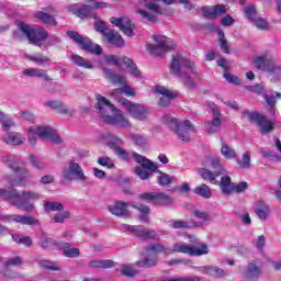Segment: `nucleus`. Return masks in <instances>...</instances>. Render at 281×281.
Returning a JSON list of instances; mask_svg holds the SVG:
<instances>
[{"label":"nucleus","mask_w":281,"mask_h":281,"mask_svg":"<svg viewBox=\"0 0 281 281\" xmlns=\"http://www.w3.org/2000/svg\"><path fill=\"white\" fill-rule=\"evenodd\" d=\"M189 240L193 245H187L181 243H175L172 248L164 246V244H153L146 248V254L157 256L156 254H165V256H172V254H187V256H207L210 248L207 244L201 243L194 235H189Z\"/></svg>","instance_id":"nucleus-1"},{"label":"nucleus","mask_w":281,"mask_h":281,"mask_svg":"<svg viewBox=\"0 0 281 281\" xmlns=\"http://www.w3.org/2000/svg\"><path fill=\"white\" fill-rule=\"evenodd\" d=\"M95 109L101 113V120L104 124H113L115 126H120L121 128H128L131 126V121L126 119L124 113L115 108L111 101L104 98L102 94H95ZM106 109L113 113V115H104L106 113Z\"/></svg>","instance_id":"nucleus-2"},{"label":"nucleus","mask_w":281,"mask_h":281,"mask_svg":"<svg viewBox=\"0 0 281 281\" xmlns=\"http://www.w3.org/2000/svg\"><path fill=\"white\" fill-rule=\"evenodd\" d=\"M0 199L11 203V205H14L18 210L32 212L34 210V204L27 201H38L41 195L33 191H23L22 193H19L14 189H0Z\"/></svg>","instance_id":"nucleus-3"},{"label":"nucleus","mask_w":281,"mask_h":281,"mask_svg":"<svg viewBox=\"0 0 281 281\" xmlns=\"http://www.w3.org/2000/svg\"><path fill=\"white\" fill-rule=\"evenodd\" d=\"M170 74L180 78L184 85H190V80L196 76V66H194V61L181 55H176L170 65Z\"/></svg>","instance_id":"nucleus-4"},{"label":"nucleus","mask_w":281,"mask_h":281,"mask_svg":"<svg viewBox=\"0 0 281 281\" xmlns=\"http://www.w3.org/2000/svg\"><path fill=\"white\" fill-rule=\"evenodd\" d=\"M128 207H134V210H138V212H140L139 221H142L143 223H148V214H150V207H148V205L131 204L128 202L116 201L110 204L108 206V210L110 213L113 214V216L128 217L131 216V211H128Z\"/></svg>","instance_id":"nucleus-5"},{"label":"nucleus","mask_w":281,"mask_h":281,"mask_svg":"<svg viewBox=\"0 0 281 281\" xmlns=\"http://www.w3.org/2000/svg\"><path fill=\"white\" fill-rule=\"evenodd\" d=\"M159 3L160 0H140L139 8H146V10H150L151 12L138 9L137 14H140L143 19H146V21H149L150 23H155L157 21V14H166L167 16H170L172 11L161 9Z\"/></svg>","instance_id":"nucleus-6"},{"label":"nucleus","mask_w":281,"mask_h":281,"mask_svg":"<svg viewBox=\"0 0 281 281\" xmlns=\"http://www.w3.org/2000/svg\"><path fill=\"white\" fill-rule=\"evenodd\" d=\"M29 143L31 146H36V142L40 139H49L54 144H60V136L56 133V130L48 126H32L27 130Z\"/></svg>","instance_id":"nucleus-7"},{"label":"nucleus","mask_w":281,"mask_h":281,"mask_svg":"<svg viewBox=\"0 0 281 281\" xmlns=\"http://www.w3.org/2000/svg\"><path fill=\"white\" fill-rule=\"evenodd\" d=\"M18 30L26 36L30 43L37 47H41L43 42L47 41V31L38 25L31 26L25 24V22H18Z\"/></svg>","instance_id":"nucleus-8"},{"label":"nucleus","mask_w":281,"mask_h":281,"mask_svg":"<svg viewBox=\"0 0 281 281\" xmlns=\"http://www.w3.org/2000/svg\"><path fill=\"white\" fill-rule=\"evenodd\" d=\"M162 123L168 124L169 128L176 133L181 142H190V132L194 131V126H192L190 121L187 120L182 125H180L177 119L166 114L162 116Z\"/></svg>","instance_id":"nucleus-9"},{"label":"nucleus","mask_w":281,"mask_h":281,"mask_svg":"<svg viewBox=\"0 0 281 281\" xmlns=\"http://www.w3.org/2000/svg\"><path fill=\"white\" fill-rule=\"evenodd\" d=\"M4 161L16 175V179L11 181V186H25V179H30V171L23 167V161L14 156H7Z\"/></svg>","instance_id":"nucleus-10"},{"label":"nucleus","mask_w":281,"mask_h":281,"mask_svg":"<svg viewBox=\"0 0 281 281\" xmlns=\"http://www.w3.org/2000/svg\"><path fill=\"white\" fill-rule=\"evenodd\" d=\"M131 156L133 157V159H135L136 164H139L140 166V167H137L135 170L137 177H139L142 181H146L150 179V175H153V172H156L158 168L157 165L150 161L148 158L135 151H132Z\"/></svg>","instance_id":"nucleus-11"},{"label":"nucleus","mask_w":281,"mask_h":281,"mask_svg":"<svg viewBox=\"0 0 281 281\" xmlns=\"http://www.w3.org/2000/svg\"><path fill=\"white\" fill-rule=\"evenodd\" d=\"M154 41L156 44L146 45V50L151 54V56H164L167 52L175 49L172 40L164 35H155Z\"/></svg>","instance_id":"nucleus-12"},{"label":"nucleus","mask_w":281,"mask_h":281,"mask_svg":"<svg viewBox=\"0 0 281 281\" xmlns=\"http://www.w3.org/2000/svg\"><path fill=\"white\" fill-rule=\"evenodd\" d=\"M125 65V67L128 69L130 74L132 76H135V78H142V72H139V69H137V66L133 63V60L128 57L120 58L116 55H105L100 60V66L103 65H114L117 67L119 65Z\"/></svg>","instance_id":"nucleus-13"},{"label":"nucleus","mask_w":281,"mask_h":281,"mask_svg":"<svg viewBox=\"0 0 281 281\" xmlns=\"http://www.w3.org/2000/svg\"><path fill=\"white\" fill-rule=\"evenodd\" d=\"M67 36L70 37L71 41H74L81 49L85 52H90V54H95L99 56V54H102V47L98 44H93L89 40V37H82L78 32L76 31H68Z\"/></svg>","instance_id":"nucleus-14"},{"label":"nucleus","mask_w":281,"mask_h":281,"mask_svg":"<svg viewBox=\"0 0 281 281\" xmlns=\"http://www.w3.org/2000/svg\"><path fill=\"white\" fill-rule=\"evenodd\" d=\"M104 8H111V4L106 2H94L91 5L87 4H71L68 7L69 12L79 16V19H86L87 16H92L93 10H103Z\"/></svg>","instance_id":"nucleus-15"},{"label":"nucleus","mask_w":281,"mask_h":281,"mask_svg":"<svg viewBox=\"0 0 281 281\" xmlns=\"http://www.w3.org/2000/svg\"><path fill=\"white\" fill-rule=\"evenodd\" d=\"M122 106L125 108L127 113H130L134 120H138V122H146V120H148V115H150L148 108L143 104H134L130 100H123Z\"/></svg>","instance_id":"nucleus-16"},{"label":"nucleus","mask_w":281,"mask_h":281,"mask_svg":"<svg viewBox=\"0 0 281 281\" xmlns=\"http://www.w3.org/2000/svg\"><path fill=\"white\" fill-rule=\"evenodd\" d=\"M63 177L65 183H70V181H85L87 179L82 167L74 160L69 162L68 168L64 169Z\"/></svg>","instance_id":"nucleus-17"},{"label":"nucleus","mask_w":281,"mask_h":281,"mask_svg":"<svg viewBox=\"0 0 281 281\" xmlns=\"http://www.w3.org/2000/svg\"><path fill=\"white\" fill-rule=\"evenodd\" d=\"M248 119L250 122H255V124L259 126L260 133H262V135H267V133H271L276 128V124H273V122L267 119V116L257 112H250L248 114Z\"/></svg>","instance_id":"nucleus-18"},{"label":"nucleus","mask_w":281,"mask_h":281,"mask_svg":"<svg viewBox=\"0 0 281 281\" xmlns=\"http://www.w3.org/2000/svg\"><path fill=\"white\" fill-rule=\"evenodd\" d=\"M0 221L3 223H20L21 225H41V221L34 216L19 215V214H1Z\"/></svg>","instance_id":"nucleus-19"},{"label":"nucleus","mask_w":281,"mask_h":281,"mask_svg":"<svg viewBox=\"0 0 281 281\" xmlns=\"http://www.w3.org/2000/svg\"><path fill=\"white\" fill-rule=\"evenodd\" d=\"M110 23L112 25H115V27H119L125 34V36H134V30H135V24H133V21L128 18H115L112 16L110 19Z\"/></svg>","instance_id":"nucleus-20"},{"label":"nucleus","mask_w":281,"mask_h":281,"mask_svg":"<svg viewBox=\"0 0 281 281\" xmlns=\"http://www.w3.org/2000/svg\"><path fill=\"white\" fill-rule=\"evenodd\" d=\"M155 95H159L160 99L158 101L159 106H170L172 100L177 98V93L168 90V88L164 86H156L154 88Z\"/></svg>","instance_id":"nucleus-21"},{"label":"nucleus","mask_w":281,"mask_h":281,"mask_svg":"<svg viewBox=\"0 0 281 281\" xmlns=\"http://www.w3.org/2000/svg\"><path fill=\"white\" fill-rule=\"evenodd\" d=\"M229 7H225L223 4L203 7L202 16H204V19H218V16H223V14L227 13Z\"/></svg>","instance_id":"nucleus-22"},{"label":"nucleus","mask_w":281,"mask_h":281,"mask_svg":"<svg viewBox=\"0 0 281 281\" xmlns=\"http://www.w3.org/2000/svg\"><path fill=\"white\" fill-rule=\"evenodd\" d=\"M111 98L119 102V104H122L125 99L124 95L127 98H133L135 97V89L131 88L130 86H123L122 88L115 89L110 93Z\"/></svg>","instance_id":"nucleus-23"},{"label":"nucleus","mask_w":281,"mask_h":281,"mask_svg":"<svg viewBox=\"0 0 281 281\" xmlns=\"http://www.w3.org/2000/svg\"><path fill=\"white\" fill-rule=\"evenodd\" d=\"M2 140L9 146H23L25 144V135L19 132H9L2 135Z\"/></svg>","instance_id":"nucleus-24"},{"label":"nucleus","mask_w":281,"mask_h":281,"mask_svg":"<svg viewBox=\"0 0 281 281\" xmlns=\"http://www.w3.org/2000/svg\"><path fill=\"white\" fill-rule=\"evenodd\" d=\"M192 216L196 218L198 222H191L193 227H203V225H207L212 223V214L207 211L194 210L192 212Z\"/></svg>","instance_id":"nucleus-25"},{"label":"nucleus","mask_w":281,"mask_h":281,"mask_svg":"<svg viewBox=\"0 0 281 281\" xmlns=\"http://www.w3.org/2000/svg\"><path fill=\"white\" fill-rule=\"evenodd\" d=\"M26 78H41L44 82H50L52 78L47 75V70L41 68H26L22 71Z\"/></svg>","instance_id":"nucleus-26"},{"label":"nucleus","mask_w":281,"mask_h":281,"mask_svg":"<svg viewBox=\"0 0 281 281\" xmlns=\"http://www.w3.org/2000/svg\"><path fill=\"white\" fill-rule=\"evenodd\" d=\"M204 166L205 168H212L214 170L213 172L217 175V177H221V175H225L226 172L225 166H223V162L218 157H211L206 159Z\"/></svg>","instance_id":"nucleus-27"},{"label":"nucleus","mask_w":281,"mask_h":281,"mask_svg":"<svg viewBox=\"0 0 281 281\" xmlns=\"http://www.w3.org/2000/svg\"><path fill=\"white\" fill-rule=\"evenodd\" d=\"M220 143H221L220 153L222 157H224V159H229V160L238 159V153H236V149L234 147L227 144V142H225V139L223 138L220 139Z\"/></svg>","instance_id":"nucleus-28"},{"label":"nucleus","mask_w":281,"mask_h":281,"mask_svg":"<svg viewBox=\"0 0 281 281\" xmlns=\"http://www.w3.org/2000/svg\"><path fill=\"white\" fill-rule=\"evenodd\" d=\"M45 106L53 109V111H57V113H60L61 115H74V110L69 109L60 101H46Z\"/></svg>","instance_id":"nucleus-29"},{"label":"nucleus","mask_w":281,"mask_h":281,"mask_svg":"<svg viewBox=\"0 0 281 281\" xmlns=\"http://www.w3.org/2000/svg\"><path fill=\"white\" fill-rule=\"evenodd\" d=\"M255 214L260 221H267V218H269V214H271V209L267 203H265V201H258L255 206Z\"/></svg>","instance_id":"nucleus-30"},{"label":"nucleus","mask_w":281,"mask_h":281,"mask_svg":"<svg viewBox=\"0 0 281 281\" xmlns=\"http://www.w3.org/2000/svg\"><path fill=\"white\" fill-rule=\"evenodd\" d=\"M221 111H214L213 120L206 124V131L211 134L218 133L223 121L221 120Z\"/></svg>","instance_id":"nucleus-31"},{"label":"nucleus","mask_w":281,"mask_h":281,"mask_svg":"<svg viewBox=\"0 0 281 281\" xmlns=\"http://www.w3.org/2000/svg\"><path fill=\"white\" fill-rule=\"evenodd\" d=\"M100 69H102L106 80H111L114 85H126L124 77L115 75L112 69L105 68L104 64H101Z\"/></svg>","instance_id":"nucleus-32"},{"label":"nucleus","mask_w":281,"mask_h":281,"mask_svg":"<svg viewBox=\"0 0 281 281\" xmlns=\"http://www.w3.org/2000/svg\"><path fill=\"white\" fill-rule=\"evenodd\" d=\"M110 45H114V47H124L125 42L122 38V35L117 33L115 30H111L109 33H105V37Z\"/></svg>","instance_id":"nucleus-33"},{"label":"nucleus","mask_w":281,"mask_h":281,"mask_svg":"<svg viewBox=\"0 0 281 281\" xmlns=\"http://www.w3.org/2000/svg\"><path fill=\"white\" fill-rule=\"evenodd\" d=\"M268 78H270L271 82H280L281 80V66L276 65V63H271L267 66Z\"/></svg>","instance_id":"nucleus-34"},{"label":"nucleus","mask_w":281,"mask_h":281,"mask_svg":"<svg viewBox=\"0 0 281 281\" xmlns=\"http://www.w3.org/2000/svg\"><path fill=\"white\" fill-rule=\"evenodd\" d=\"M69 60H71L74 65H76L77 67H81L82 69H93V64L89 61V59H86L80 55L72 54L69 56Z\"/></svg>","instance_id":"nucleus-35"},{"label":"nucleus","mask_w":281,"mask_h":281,"mask_svg":"<svg viewBox=\"0 0 281 281\" xmlns=\"http://www.w3.org/2000/svg\"><path fill=\"white\" fill-rule=\"evenodd\" d=\"M217 186H220L223 194H232V192H234V183L232 182V178L229 176H223L221 181H217Z\"/></svg>","instance_id":"nucleus-36"},{"label":"nucleus","mask_w":281,"mask_h":281,"mask_svg":"<svg viewBox=\"0 0 281 281\" xmlns=\"http://www.w3.org/2000/svg\"><path fill=\"white\" fill-rule=\"evenodd\" d=\"M198 175H200L204 181H210V183H213L214 186L218 184V181H216V177H218L217 173L207 168H199Z\"/></svg>","instance_id":"nucleus-37"},{"label":"nucleus","mask_w":281,"mask_h":281,"mask_svg":"<svg viewBox=\"0 0 281 281\" xmlns=\"http://www.w3.org/2000/svg\"><path fill=\"white\" fill-rule=\"evenodd\" d=\"M91 269H111L115 267V262L109 259H94L89 262Z\"/></svg>","instance_id":"nucleus-38"},{"label":"nucleus","mask_w":281,"mask_h":281,"mask_svg":"<svg viewBox=\"0 0 281 281\" xmlns=\"http://www.w3.org/2000/svg\"><path fill=\"white\" fill-rule=\"evenodd\" d=\"M24 56L25 58H27V60H31V63H35V65H40L41 67H45L50 63L49 57L44 56L43 54H35V55L25 54Z\"/></svg>","instance_id":"nucleus-39"},{"label":"nucleus","mask_w":281,"mask_h":281,"mask_svg":"<svg viewBox=\"0 0 281 281\" xmlns=\"http://www.w3.org/2000/svg\"><path fill=\"white\" fill-rule=\"evenodd\" d=\"M34 16L35 19H38V21H42V23H44L45 25H50L52 27H55V25H57L56 18L43 11L35 12Z\"/></svg>","instance_id":"nucleus-40"},{"label":"nucleus","mask_w":281,"mask_h":281,"mask_svg":"<svg viewBox=\"0 0 281 281\" xmlns=\"http://www.w3.org/2000/svg\"><path fill=\"white\" fill-rule=\"evenodd\" d=\"M237 166L243 170H249L251 168V151L246 150L240 158H235Z\"/></svg>","instance_id":"nucleus-41"},{"label":"nucleus","mask_w":281,"mask_h":281,"mask_svg":"<svg viewBox=\"0 0 281 281\" xmlns=\"http://www.w3.org/2000/svg\"><path fill=\"white\" fill-rule=\"evenodd\" d=\"M146 254L145 260L137 261L135 267H144L145 269H150V267H155L157 265V256L151 254Z\"/></svg>","instance_id":"nucleus-42"},{"label":"nucleus","mask_w":281,"mask_h":281,"mask_svg":"<svg viewBox=\"0 0 281 281\" xmlns=\"http://www.w3.org/2000/svg\"><path fill=\"white\" fill-rule=\"evenodd\" d=\"M196 196L201 199H212V189L207 184H200L193 189Z\"/></svg>","instance_id":"nucleus-43"},{"label":"nucleus","mask_w":281,"mask_h":281,"mask_svg":"<svg viewBox=\"0 0 281 281\" xmlns=\"http://www.w3.org/2000/svg\"><path fill=\"white\" fill-rule=\"evenodd\" d=\"M0 124H2V131L4 133H10L9 131H12L16 126V123L10 116L3 114L0 112Z\"/></svg>","instance_id":"nucleus-44"},{"label":"nucleus","mask_w":281,"mask_h":281,"mask_svg":"<svg viewBox=\"0 0 281 281\" xmlns=\"http://www.w3.org/2000/svg\"><path fill=\"white\" fill-rule=\"evenodd\" d=\"M59 249H63L66 258H78L80 256V250L78 248H71L67 243L60 244Z\"/></svg>","instance_id":"nucleus-45"},{"label":"nucleus","mask_w":281,"mask_h":281,"mask_svg":"<svg viewBox=\"0 0 281 281\" xmlns=\"http://www.w3.org/2000/svg\"><path fill=\"white\" fill-rule=\"evenodd\" d=\"M104 142L109 148H112L115 150V148H120L119 146L122 144V138L113 135V134H106L104 136Z\"/></svg>","instance_id":"nucleus-46"},{"label":"nucleus","mask_w":281,"mask_h":281,"mask_svg":"<svg viewBox=\"0 0 281 281\" xmlns=\"http://www.w3.org/2000/svg\"><path fill=\"white\" fill-rule=\"evenodd\" d=\"M136 236L144 240H148V238H157V232L150 228H144V226H138V233Z\"/></svg>","instance_id":"nucleus-47"},{"label":"nucleus","mask_w":281,"mask_h":281,"mask_svg":"<svg viewBox=\"0 0 281 281\" xmlns=\"http://www.w3.org/2000/svg\"><path fill=\"white\" fill-rule=\"evenodd\" d=\"M262 273V269L256 266V263L250 262L247 266L246 276L247 278L256 279Z\"/></svg>","instance_id":"nucleus-48"},{"label":"nucleus","mask_w":281,"mask_h":281,"mask_svg":"<svg viewBox=\"0 0 281 281\" xmlns=\"http://www.w3.org/2000/svg\"><path fill=\"white\" fill-rule=\"evenodd\" d=\"M255 66L257 69H261L262 71H267V66L271 65L273 60L267 57H255L254 59Z\"/></svg>","instance_id":"nucleus-49"},{"label":"nucleus","mask_w":281,"mask_h":281,"mask_svg":"<svg viewBox=\"0 0 281 281\" xmlns=\"http://www.w3.org/2000/svg\"><path fill=\"white\" fill-rule=\"evenodd\" d=\"M120 271L123 276H126L127 278H133L134 276H137V273H139V270L135 269L131 265L121 266Z\"/></svg>","instance_id":"nucleus-50"},{"label":"nucleus","mask_w":281,"mask_h":281,"mask_svg":"<svg viewBox=\"0 0 281 281\" xmlns=\"http://www.w3.org/2000/svg\"><path fill=\"white\" fill-rule=\"evenodd\" d=\"M218 38H220V47L224 54H229V44H227V40H225V33L223 30H217Z\"/></svg>","instance_id":"nucleus-51"},{"label":"nucleus","mask_w":281,"mask_h":281,"mask_svg":"<svg viewBox=\"0 0 281 281\" xmlns=\"http://www.w3.org/2000/svg\"><path fill=\"white\" fill-rule=\"evenodd\" d=\"M12 239L18 243V245H25V247L32 246V238L30 236L12 235Z\"/></svg>","instance_id":"nucleus-52"},{"label":"nucleus","mask_w":281,"mask_h":281,"mask_svg":"<svg viewBox=\"0 0 281 281\" xmlns=\"http://www.w3.org/2000/svg\"><path fill=\"white\" fill-rule=\"evenodd\" d=\"M171 227L173 229H192L194 226L192 225V222H186V221H173L171 222Z\"/></svg>","instance_id":"nucleus-53"},{"label":"nucleus","mask_w":281,"mask_h":281,"mask_svg":"<svg viewBox=\"0 0 281 281\" xmlns=\"http://www.w3.org/2000/svg\"><path fill=\"white\" fill-rule=\"evenodd\" d=\"M44 210L45 212H63V205L59 202H46Z\"/></svg>","instance_id":"nucleus-54"},{"label":"nucleus","mask_w":281,"mask_h":281,"mask_svg":"<svg viewBox=\"0 0 281 281\" xmlns=\"http://www.w3.org/2000/svg\"><path fill=\"white\" fill-rule=\"evenodd\" d=\"M155 203H160L161 205H170L172 203V198L166 193H156Z\"/></svg>","instance_id":"nucleus-55"},{"label":"nucleus","mask_w":281,"mask_h":281,"mask_svg":"<svg viewBox=\"0 0 281 281\" xmlns=\"http://www.w3.org/2000/svg\"><path fill=\"white\" fill-rule=\"evenodd\" d=\"M246 18H248L249 21H255L258 19L256 13V5L250 4L244 9Z\"/></svg>","instance_id":"nucleus-56"},{"label":"nucleus","mask_w":281,"mask_h":281,"mask_svg":"<svg viewBox=\"0 0 281 281\" xmlns=\"http://www.w3.org/2000/svg\"><path fill=\"white\" fill-rule=\"evenodd\" d=\"M99 166H103L104 168H115V162L110 157H100L98 159Z\"/></svg>","instance_id":"nucleus-57"},{"label":"nucleus","mask_w":281,"mask_h":281,"mask_svg":"<svg viewBox=\"0 0 281 281\" xmlns=\"http://www.w3.org/2000/svg\"><path fill=\"white\" fill-rule=\"evenodd\" d=\"M69 211H61L53 216L54 223H65L66 218H69Z\"/></svg>","instance_id":"nucleus-58"},{"label":"nucleus","mask_w":281,"mask_h":281,"mask_svg":"<svg viewBox=\"0 0 281 281\" xmlns=\"http://www.w3.org/2000/svg\"><path fill=\"white\" fill-rule=\"evenodd\" d=\"M160 177H158V183L159 186H170L172 183V178H170V175L159 171Z\"/></svg>","instance_id":"nucleus-59"},{"label":"nucleus","mask_w":281,"mask_h":281,"mask_svg":"<svg viewBox=\"0 0 281 281\" xmlns=\"http://www.w3.org/2000/svg\"><path fill=\"white\" fill-rule=\"evenodd\" d=\"M94 27H95V31L100 32V34H102L103 37H105L106 34H109V32L111 31L106 27V24L102 21L95 22Z\"/></svg>","instance_id":"nucleus-60"},{"label":"nucleus","mask_w":281,"mask_h":281,"mask_svg":"<svg viewBox=\"0 0 281 281\" xmlns=\"http://www.w3.org/2000/svg\"><path fill=\"white\" fill-rule=\"evenodd\" d=\"M130 139L134 142V144H137L138 146H146L148 144V139L142 135L133 134L130 136Z\"/></svg>","instance_id":"nucleus-61"},{"label":"nucleus","mask_w":281,"mask_h":281,"mask_svg":"<svg viewBox=\"0 0 281 281\" xmlns=\"http://www.w3.org/2000/svg\"><path fill=\"white\" fill-rule=\"evenodd\" d=\"M224 78L227 82H229L231 85H237L239 86L240 85V78H238V76L236 75H232L229 72H225L224 74Z\"/></svg>","instance_id":"nucleus-62"},{"label":"nucleus","mask_w":281,"mask_h":281,"mask_svg":"<svg viewBox=\"0 0 281 281\" xmlns=\"http://www.w3.org/2000/svg\"><path fill=\"white\" fill-rule=\"evenodd\" d=\"M138 199H143L144 201L156 203L157 193L155 192L142 193L138 195Z\"/></svg>","instance_id":"nucleus-63"},{"label":"nucleus","mask_w":281,"mask_h":281,"mask_svg":"<svg viewBox=\"0 0 281 281\" xmlns=\"http://www.w3.org/2000/svg\"><path fill=\"white\" fill-rule=\"evenodd\" d=\"M247 91H252V93H257L258 95H261V93H265V86L257 83L255 86H248L246 87Z\"/></svg>","instance_id":"nucleus-64"}]
</instances>
